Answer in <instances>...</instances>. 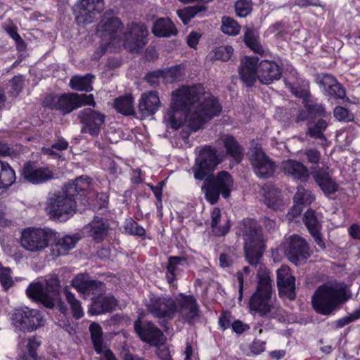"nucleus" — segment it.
<instances>
[{"mask_svg": "<svg viewBox=\"0 0 360 360\" xmlns=\"http://www.w3.org/2000/svg\"><path fill=\"white\" fill-rule=\"evenodd\" d=\"M249 159L256 175L262 179H267L275 172L276 165L264 152L261 146L255 144L250 148Z\"/></svg>", "mask_w": 360, "mask_h": 360, "instance_id": "12", "label": "nucleus"}, {"mask_svg": "<svg viewBox=\"0 0 360 360\" xmlns=\"http://www.w3.org/2000/svg\"><path fill=\"white\" fill-rule=\"evenodd\" d=\"M258 59L257 58L245 57L240 62L239 74L243 82L248 86H252L257 78Z\"/></svg>", "mask_w": 360, "mask_h": 360, "instance_id": "28", "label": "nucleus"}, {"mask_svg": "<svg viewBox=\"0 0 360 360\" xmlns=\"http://www.w3.org/2000/svg\"><path fill=\"white\" fill-rule=\"evenodd\" d=\"M231 328L235 333L241 334L248 330L250 326L240 320H236L231 323Z\"/></svg>", "mask_w": 360, "mask_h": 360, "instance_id": "64", "label": "nucleus"}, {"mask_svg": "<svg viewBox=\"0 0 360 360\" xmlns=\"http://www.w3.org/2000/svg\"><path fill=\"white\" fill-rule=\"evenodd\" d=\"M262 191L263 201L268 207L278 210L283 206V199L278 188L271 185H266L262 188Z\"/></svg>", "mask_w": 360, "mask_h": 360, "instance_id": "35", "label": "nucleus"}, {"mask_svg": "<svg viewBox=\"0 0 360 360\" xmlns=\"http://www.w3.org/2000/svg\"><path fill=\"white\" fill-rule=\"evenodd\" d=\"M285 252L288 258L293 263L307 259L309 256L307 242L298 235H292L289 238Z\"/></svg>", "mask_w": 360, "mask_h": 360, "instance_id": "19", "label": "nucleus"}, {"mask_svg": "<svg viewBox=\"0 0 360 360\" xmlns=\"http://www.w3.org/2000/svg\"><path fill=\"white\" fill-rule=\"evenodd\" d=\"M314 200V198L309 191L306 190L302 186L297 187V191L294 195L295 203H297V205H309Z\"/></svg>", "mask_w": 360, "mask_h": 360, "instance_id": "50", "label": "nucleus"}, {"mask_svg": "<svg viewBox=\"0 0 360 360\" xmlns=\"http://www.w3.org/2000/svg\"><path fill=\"white\" fill-rule=\"evenodd\" d=\"M328 126L327 119H318L315 122H308L307 124L306 135L314 139L326 141V137L324 131Z\"/></svg>", "mask_w": 360, "mask_h": 360, "instance_id": "37", "label": "nucleus"}, {"mask_svg": "<svg viewBox=\"0 0 360 360\" xmlns=\"http://www.w3.org/2000/svg\"><path fill=\"white\" fill-rule=\"evenodd\" d=\"M309 101L304 102V108L302 109L299 111L298 115L296 118L297 122L300 121H307L311 120V115L309 110Z\"/></svg>", "mask_w": 360, "mask_h": 360, "instance_id": "61", "label": "nucleus"}, {"mask_svg": "<svg viewBox=\"0 0 360 360\" xmlns=\"http://www.w3.org/2000/svg\"><path fill=\"white\" fill-rule=\"evenodd\" d=\"M134 328L141 339L150 345L157 346L164 341L162 332L151 322L142 326L140 322L136 321Z\"/></svg>", "mask_w": 360, "mask_h": 360, "instance_id": "22", "label": "nucleus"}, {"mask_svg": "<svg viewBox=\"0 0 360 360\" xmlns=\"http://www.w3.org/2000/svg\"><path fill=\"white\" fill-rule=\"evenodd\" d=\"M161 71L162 79L167 83H173L179 81L184 75V68L181 65H175Z\"/></svg>", "mask_w": 360, "mask_h": 360, "instance_id": "47", "label": "nucleus"}, {"mask_svg": "<svg viewBox=\"0 0 360 360\" xmlns=\"http://www.w3.org/2000/svg\"><path fill=\"white\" fill-rule=\"evenodd\" d=\"M311 174L315 182L326 195L333 194L338 191V185L330 177L328 167H311Z\"/></svg>", "mask_w": 360, "mask_h": 360, "instance_id": "24", "label": "nucleus"}, {"mask_svg": "<svg viewBox=\"0 0 360 360\" xmlns=\"http://www.w3.org/2000/svg\"><path fill=\"white\" fill-rule=\"evenodd\" d=\"M103 8V0H80L74 10L75 19L78 23H91Z\"/></svg>", "mask_w": 360, "mask_h": 360, "instance_id": "15", "label": "nucleus"}, {"mask_svg": "<svg viewBox=\"0 0 360 360\" xmlns=\"http://www.w3.org/2000/svg\"><path fill=\"white\" fill-rule=\"evenodd\" d=\"M233 52V49L231 46H221L215 49L214 58L227 61L231 58Z\"/></svg>", "mask_w": 360, "mask_h": 360, "instance_id": "52", "label": "nucleus"}, {"mask_svg": "<svg viewBox=\"0 0 360 360\" xmlns=\"http://www.w3.org/2000/svg\"><path fill=\"white\" fill-rule=\"evenodd\" d=\"M316 82L320 87L323 88L324 94L330 98L343 99L346 96L345 88L331 75H319L316 78Z\"/></svg>", "mask_w": 360, "mask_h": 360, "instance_id": "20", "label": "nucleus"}, {"mask_svg": "<svg viewBox=\"0 0 360 360\" xmlns=\"http://www.w3.org/2000/svg\"><path fill=\"white\" fill-rule=\"evenodd\" d=\"M231 315L230 312L223 313L219 318V324L221 329L226 330L231 325Z\"/></svg>", "mask_w": 360, "mask_h": 360, "instance_id": "63", "label": "nucleus"}, {"mask_svg": "<svg viewBox=\"0 0 360 360\" xmlns=\"http://www.w3.org/2000/svg\"><path fill=\"white\" fill-rule=\"evenodd\" d=\"M13 324L21 330L32 331L44 325V320L37 309L27 307L16 309L13 314Z\"/></svg>", "mask_w": 360, "mask_h": 360, "instance_id": "14", "label": "nucleus"}, {"mask_svg": "<svg viewBox=\"0 0 360 360\" xmlns=\"http://www.w3.org/2000/svg\"><path fill=\"white\" fill-rule=\"evenodd\" d=\"M204 89L200 85L183 86L172 94L169 108L164 115V122L167 128L179 129L183 124V117L193 111L199 103Z\"/></svg>", "mask_w": 360, "mask_h": 360, "instance_id": "5", "label": "nucleus"}, {"mask_svg": "<svg viewBox=\"0 0 360 360\" xmlns=\"http://www.w3.org/2000/svg\"><path fill=\"white\" fill-rule=\"evenodd\" d=\"M124 230L127 233L133 236L142 237L146 234L145 229L134 220H129L127 222L124 226Z\"/></svg>", "mask_w": 360, "mask_h": 360, "instance_id": "53", "label": "nucleus"}, {"mask_svg": "<svg viewBox=\"0 0 360 360\" xmlns=\"http://www.w3.org/2000/svg\"><path fill=\"white\" fill-rule=\"evenodd\" d=\"M221 141L226 149V154L231 156L236 164L240 163L244 158V148L231 135H224Z\"/></svg>", "mask_w": 360, "mask_h": 360, "instance_id": "34", "label": "nucleus"}, {"mask_svg": "<svg viewBox=\"0 0 360 360\" xmlns=\"http://www.w3.org/2000/svg\"><path fill=\"white\" fill-rule=\"evenodd\" d=\"M303 221L309 233L314 238L316 244L322 249L325 248V243L321 238L320 231L322 227L318 215L312 210H308L304 215Z\"/></svg>", "mask_w": 360, "mask_h": 360, "instance_id": "29", "label": "nucleus"}, {"mask_svg": "<svg viewBox=\"0 0 360 360\" xmlns=\"http://www.w3.org/2000/svg\"><path fill=\"white\" fill-rule=\"evenodd\" d=\"M152 32L157 37H169L176 35L177 30L169 18H162L158 19L155 22Z\"/></svg>", "mask_w": 360, "mask_h": 360, "instance_id": "36", "label": "nucleus"}, {"mask_svg": "<svg viewBox=\"0 0 360 360\" xmlns=\"http://www.w3.org/2000/svg\"><path fill=\"white\" fill-rule=\"evenodd\" d=\"M204 89L200 85L183 86L172 94L169 108L164 115V122L167 128L179 129L183 124V117L193 111L199 103Z\"/></svg>", "mask_w": 360, "mask_h": 360, "instance_id": "4", "label": "nucleus"}, {"mask_svg": "<svg viewBox=\"0 0 360 360\" xmlns=\"http://www.w3.org/2000/svg\"><path fill=\"white\" fill-rule=\"evenodd\" d=\"M79 117L84 127L83 131L91 136H98L105 122V116L94 110L86 108L79 111Z\"/></svg>", "mask_w": 360, "mask_h": 360, "instance_id": "16", "label": "nucleus"}, {"mask_svg": "<svg viewBox=\"0 0 360 360\" xmlns=\"http://www.w3.org/2000/svg\"><path fill=\"white\" fill-rule=\"evenodd\" d=\"M285 86L297 98H302L304 102L309 101L310 96L309 82L303 81L302 85L300 84H292L285 83Z\"/></svg>", "mask_w": 360, "mask_h": 360, "instance_id": "46", "label": "nucleus"}, {"mask_svg": "<svg viewBox=\"0 0 360 360\" xmlns=\"http://www.w3.org/2000/svg\"><path fill=\"white\" fill-rule=\"evenodd\" d=\"M244 41L245 44L254 52L260 55L264 54L265 50L258 41L253 30L248 27L245 28Z\"/></svg>", "mask_w": 360, "mask_h": 360, "instance_id": "45", "label": "nucleus"}, {"mask_svg": "<svg viewBox=\"0 0 360 360\" xmlns=\"http://www.w3.org/2000/svg\"><path fill=\"white\" fill-rule=\"evenodd\" d=\"M68 147V142L65 141L63 138L58 139L56 143H54L51 148L46 149V153L49 154H54L53 150H66Z\"/></svg>", "mask_w": 360, "mask_h": 360, "instance_id": "58", "label": "nucleus"}, {"mask_svg": "<svg viewBox=\"0 0 360 360\" xmlns=\"http://www.w3.org/2000/svg\"><path fill=\"white\" fill-rule=\"evenodd\" d=\"M333 113L334 117L339 121H349L350 120L348 110L342 106H336Z\"/></svg>", "mask_w": 360, "mask_h": 360, "instance_id": "59", "label": "nucleus"}, {"mask_svg": "<svg viewBox=\"0 0 360 360\" xmlns=\"http://www.w3.org/2000/svg\"><path fill=\"white\" fill-rule=\"evenodd\" d=\"M283 172L292 178L301 181H305L309 177V170L302 162L288 160L283 161L281 165Z\"/></svg>", "mask_w": 360, "mask_h": 360, "instance_id": "31", "label": "nucleus"}, {"mask_svg": "<svg viewBox=\"0 0 360 360\" xmlns=\"http://www.w3.org/2000/svg\"><path fill=\"white\" fill-rule=\"evenodd\" d=\"M266 342L259 340H255L250 346V352L253 355H257L263 352L265 349Z\"/></svg>", "mask_w": 360, "mask_h": 360, "instance_id": "60", "label": "nucleus"}, {"mask_svg": "<svg viewBox=\"0 0 360 360\" xmlns=\"http://www.w3.org/2000/svg\"><path fill=\"white\" fill-rule=\"evenodd\" d=\"M15 180V174L10 165L0 160V188L11 186Z\"/></svg>", "mask_w": 360, "mask_h": 360, "instance_id": "42", "label": "nucleus"}, {"mask_svg": "<svg viewBox=\"0 0 360 360\" xmlns=\"http://www.w3.org/2000/svg\"><path fill=\"white\" fill-rule=\"evenodd\" d=\"M117 305V301L112 296L96 297L92 298V302L89 308L90 314H101L111 311Z\"/></svg>", "mask_w": 360, "mask_h": 360, "instance_id": "32", "label": "nucleus"}, {"mask_svg": "<svg viewBox=\"0 0 360 360\" xmlns=\"http://www.w3.org/2000/svg\"><path fill=\"white\" fill-rule=\"evenodd\" d=\"M57 238V233L50 229H25L20 237V245L27 251L39 252Z\"/></svg>", "mask_w": 360, "mask_h": 360, "instance_id": "10", "label": "nucleus"}, {"mask_svg": "<svg viewBox=\"0 0 360 360\" xmlns=\"http://www.w3.org/2000/svg\"><path fill=\"white\" fill-rule=\"evenodd\" d=\"M109 229L107 221L101 217H95L89 224L84 226V230L93 240L100 243L108 236Z\"/></svg>", "mask_w": 360, "mask_h": 360, "instance_id": "27", "label": "nucleus"}, {"mask_svg": "<svg viewBox=\"0 0 360 360\" xmlns=\"http://www.w3.org/2000/svg\"><path fill=\"white\" fill-rule=\"evenodd\" d=\"M205 10V7L204 6L197 5L195 6L188 7L183 10H179L177 11V14L183 22L186 25L190 21L191 18Z\"/></svg>", "mask_w": 360, "mask_h": 360, "instance_id": "49", "label": "nucleus"}, {"mask_svg": "<svg viewBox=\"0 0 360 360\" xmlns=\"http://www.w3.org/2000/svg\"><path fill=\"white\" fill-rule=\"evenodd\" d=\"M114 108L117 112L124 115H133L135 113L134 99L131 95L118 97L114 101Z\"/></svg>", "mask_w": 360, "mask_h": 360, "instance_id": "39", "label": "nucleus"}, {"mask_svg": "<svg viewBox=\"0 0 360 360\" xmlns=\"http://www.w3.org/2000/svg\"><path fill=\"white\" fill-rule=\"evenodd\" d=\"M60 292V281L57 276H51L43 284L33 282L26 290L27 296L42 303L48 308H53L58 298Z\"/></svg>", "mask_w": 360, "mask_h": 360, "instance_id": "8", "label": "nucleus"}, {"mask_svg": "<svg viewBox=\"0 0 360 360\" xmlns=\"http://www.w3.org/2000/svg\"><path fill=\"white\" fill-rule=\"evenodd\" d=\"M22 176L30 183L42 184L53 178V172L48 168L37 167L33 163H26L22 169Z\"/></svg>", "mask_w": 360, "mask_h": 360, "instance_id": "25", "label": "nucleus"}, {"mask_svg": "<svg viewBox=\"0 0 360 360\" xmlns=\"http://www.w3.org/2000/svg\"><path fill=\"white\" fill-rule=\"evenodd\" d=\"M277 285L279 295L290 300H295V278L292 276L290 269L287 266H282L277 270Z\"/></svg>", "mask_w": 360, "mask_h": 360, "instance_id": "18", "label": "nucleus"}, {"mask_svg": "<svg viewBox=\"0 0 360 360\" xmlns=\"http://www.w3.org/2000/svg\"><path fill=\"white\" fill-rule=\"evenodd\" d=\"M221 31L228 35H237L240 32V26L234 19L230 17L222 18Z\"/></svg>", "mask_w": 360, "mask_h": 360, "instance_id": "51", "label": "nucleus"}, {"mask_svg": "<svg viewBox=\"0 0 360 360\" xmlns=\"http://www.w3.org/2000/svg\"><path fill=\"white\" fill-rule=\"evenodd\" d=\"M147 309L154 317L160 319H172L178 311L176 301L170 296L153 297Z\"/></svg>", "mask_w": 360, "mask_h": 360, "instance_id": "13", "label": "nucleus"}, {"mask_svg": "<svg viewBox=\"0 0 360 360\" xmlns=\"http://www.w3.org/2000/svg\"><path fill=\"white\" fill-rule=\"evenodd\" d=\"M160 106V101L156 91H151L142 94L139 103V109L143 115H153L158 111Z\"/></svg>", "mask_w": 360, "mask_h": 360, "instance_id": "30", "label": "nucleus"}, {"mask_svg": "<svg viewBox=\"0 0 360 360\" xmlns=\"http://www.w3.org/2000/svg\"><path fill=\"white\" fill-rule=\"evenodd\" d=\"M160 78H162L161 70L150 72L146 77L147 82H148L151 86H157L159 84Z\"/></svg>", "mask_w": 360, "mask_h": 360, "instance_id": "62", "label": "nucleus"}, {"mask_svg": "<svg viewBox=\"0 0 360 360\" xmlns=\"http://www.w3.org/2000/svg\"><path fill=\"white\" fill-rule=\"evenodd\" d=\"M221 110V105L218 101L213 96H208L186 115V123L191 131H196L207 120L217 116Z\"/></svg>", "mask_w": 360, "mask_h": 360, "instance_id": "9", "label": "nucleus"}, {"mask_svg": "<svg viewBox=\"0 0 360 360\" xmlns=\"http://www.w3.org/2000/svg\"><path fill=\"white\" fill-rule=\"evenodd\" d=\"M347 299L346 285L344 283H330L320 286L316 290L311 303L316 312L329 315Z\"/></svg>", "mask_w": 360, "mask_h": 360, "instance_id": "6", "label": "nucleus"}, {"mask_svg": "<svg viewBox=\"0 0 360 360\" xmlns=\"http://www.w3.org/2000/svg\"><path fill=\"white\" fill-rule=\"evenodd\" d=\"M304 154L305 155L307 160L311 164H318L321 160V153L314 148H307L305 149Z\"/></svg>", "mask_w": 360, "mask_h": 360, "instance_id": "57", "label": "nucleus"}, {"mask_svg": "<svg viewBox=\"0 0 360 360\" xmlns=\"http://www.w3.org/2000/svg\"><path fill=\"white\" fill-rule=\"evenodd\" d=\"M0 283L5 290L8 289L13 284V280L11 276V269L8 267H4L0 263Z\"/></svg>", "mask_w": 360, "mask_h": 360, "instance_id": "54", "label": "nucleus"}, {"mask_svg": "<svg viewBox=\"0 0 360 360\" xmlns=\"http://www.w3.org/2000/svg\"><path fill=\"white\" fill-rule=\"evenodd\" d=\"M82 238V234L77 233L72 236L67 235L58 238L57 240L56 238L54 241H52V243H55L53 254L56 256L65 255L70 250L75 248L76 243L81 240Z\"/></svg>", "mask_w": 360, "mask_h": 360, "instance_id": "33", "label": "nucleus"}, {"mask_svg": "<svg viewBox=\"0 0 360 360\" xmlns=\"http://www.w3.org/2000/svg\"><path fill=\"white\" fill-rule=\"evenodd\" d=\"M309 106L312 119H327L329 117V115L327 114L325 108L322 105L309 103Z\"/></svg>", "mask_w": 360, "mask_h": 360, "instance_id": "55", "label": "nucleus"}, {"mask_svg": "<svg viewBox=\"0 0 360 360\" xmlns=\"http://www.w3.org/2000/svg\"><path fill=\"white\" fill-rule=\"evenodd\" d=\"M40 345L41 342L35 337L30 338L25 349L19 354L18 360H37V349Z\"/></svg>", "mask_w": 360, "mask_h": 360, "instance_id": "41", "label": "nucleus"}, {"mask_svg": "<svg viewBox=\"0 0 360 360\" xmlns=\"http://www.w3.org/2000/svg\"><path fill=\"white\" fill-rule=\"evenodd\" d=\"M186 263V259L184 257H170L167 266L166 278L170 285H173L176 280V271L179 265Z\"/></svg>", "mask_w": 360, "mask_h": 360, "instance_id": "43", "label": "nucleus"}, {"mask_svg": "<svg viewBox=\"0 0 360 360\" xmlns=\"http://www.w3.org/2000/svg\"><path fill=\"white\" fill-rule=\"evenodd\" d=\"M103 40L102 49L108 50L110 45L120 47L123 45L131 52H139L147 43L148 30L143 23L131 22L127 29L120 19L105 14L97 27Z\"/></svg>", "mask_w": 360, "mask_h": 360, "instance_id": "3", "label": "nucleus"}, {"mask_svg": "<svg viewBox=\"0 0 360 360\" xmlns=\"http://www.w3.org/2000/svg\"><path fill=\"white\" fill-rule=\"evenodd\" d=\"M72 285L84 295H94L95 297L105 292V284L101 281L89 279L88 275L78 274L72 281Z\"/></svg>", "mask_w": 360, "mask_h": 360, "instance_id": "17", "label": "nucleus"}, {"mask_svg": "<svg viewBox=\"0 0 360 360\" xmlns=\"http://www.w3.org/2000/svg\"><path fill=\"white\" fill-rule=\"evenodd\" d=\"M94 76L86 74L84 76H73L70 81V86L77 91H91L93 89L92 79Z\"/></svg>", "mask_w": 360, "mask_h": 360, "instance_id": "40", "label": "nucleus"}, {"mask_svg": "<svg viewBox=\"0 0 360 360\" xmlns=\"http://www.w3.org/2000/svg\"><path fill=\"white\" fill-rule=\"evenodd\" d=\"M46 210L51 217L65 221L75 213V199L68 195L66 189L63 188L60 191L49 196Z\"/></svg>", "mask_w": 360, "mask_h": 360, "instance_id": "11", "label": "nucleus"}, {"mask_svg": "<svg viewBox=\"0 0 360 360\" xmlns=\"http://www.w3.org/2000/svg\"><path fill=\"white\" fill-rule=\"evenodd\" d=\"M235 10L236 15L239 17H246L251 12L250 4L245 0H240L236 3Z\"/></svg>", "mask_w": 360, "mask_h": 360, "instance_id": "56", "label": "nucleus"}, {"mask_svg": "<svg viewBox=\"0 0 360 360\" xmlns=\"http://www.w3.org/2000/svg\"><path fill=\"white\" fill-rule=\"evenodd\" d=\"M64 294L74 318L77 319L82 318L84 316V311L80 301L75 298V295L69 290L68 287L64 288Z\"/></svg>", "mask_w": 360, "mask_h": 360, "instance_id": "44", "label": "nucleus"}, {"mask_svg": "<svg viewBox=\"0 0 360 360\" xmlns=\"http://www.w3.org/2000/svg\"><path fill=\"white\" fill-rule=\"evenodd\" d=\"M44 106L68 114L72 111L85 105L95 107L96 102L92 94H78L77 93L63 94L61 95L49 94L44 98Z\"/></svg>", "mask_w": 360, "mask_h": 360, "instance_id": "7", "label": "nucleus"}, {"mask_svg": "<svg viewBox=\"0 0 360 360\" xmlns=\"http://www.w3.org/2000/svg\"><path fill=\"white\" fill-rule=\"evenodd\" d=\"M178 311L186 322L191 323L199 317V309L197 301L193 295H179Z\"/></svg>", "mask_w": 360, "mask_h": 360, "instance_id": "21", "label": "nucleus"}, {"mask_svg": "<svg viewBox=\"0 0 360 360\" xmlns=\"http://www.w3.org/2000/svg\"><path fill=\"white\" fill-rule=\"evenodd\" d=\"M221 160L214 148L205 146L199 150L192 168L195 179H205L202 191L206 200L212 205L218 202L220 195L229 198L233 187V178L228 172L221 171L216 176L210 175Z\"/></svg>", "mask_w": 360, "mask_h": 360, "instance_id": "2", "label": "nucleus"}, {"mask_svg": "<svg viewBox=\"0 0 360 360\" xmlns=\"http://www.w3.org/2000/svg\"><path fill=\"white\" fill-rule=\"evenodd\" d=\"M281 77V68L273 60H264L257 65V78L264 84H269L274 80H278Z\"/></svg>", "mask_w": 360, "mask_h": 360, "instance_id": "26", "label": "nucleus"}, {"mask_svg": "<svg viewBox=\"0 0 360 360\" xmlns=\"http://www.w3.org/2000/svg\"><path fill=\"white\" fill-rule=\"evenodd\" d=\"M221 219V210L218 207H214L211 214V227L213 231L219 236H224L229 231V226L225 225L219 226V222Z\"/></svg>", "mask_w": 360, "mask_h": 360, "instance_id": "48", "label": "nucleus"}, {"mask_svg": "<svg viewBox=\"0 0 360 360\" xmlns=\"http://www.w3.org/2000/svg\"><path fill=\"white\" fill-rule=\"evenodd\" d=\"M89 330L94 348L98 354L101 355V360H117L113 353L104 344L101 326L93 322L90 324Z\"/></svg>", "mask_w": 360, "mask_h": 360, "instance_id": "23", "label": "nucleus"}, {"mask_svg": "<svg viewBox=\"0 0 360 360\" xmlns=\"http://www.w3.org/2000/svg\"><path fill=\"white\" fill-rule=\"evenodd\" d=\"M90 182L89 178L81 176L72 181L68 182L64 188L66 189L68 195H70L75 198L80 192H84L89 189Z\"/></svg>", "mask_w": 360, "mask_h": 360, "instance_id": "38", "label": "nucleus"}, {"mask_svg": "<svg viewBox=\"0 0 360 360\" xmlns=\"http://www.w3.org/2000/svg\"><path fill=\"white\" fill-rule=\"evenodd\" d=\"M237 233L244 238V250L248 263L254 267L260 265L264 249L261 226L255 219L247 218L240 223ZM259 269L257 290L249 302L250 310L261 316L281 320L284 318L285 311L272 297V281L269 273L261 266Z\"/></svg>", "mask_w": 360, "mask_h": 360, "instance_id": "1", "label": "nucleus"}]
</instances>
